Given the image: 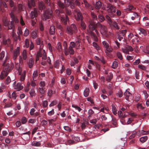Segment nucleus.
<instances>
[{
	"label": "nucleus",
	"mask_w": 149,
	"mask_h": 149,
	"mask_svg": "<svg viewBox=\"0 0 149 149\" xmlns=\"http://www.w3.org/2000/svg\"><path fill=\"white\" fill-rule=\"evenodd\" d=\"M97 27L100 28V32L102 35L106 37H108L107 35V30L106 27L102 25L99 22L95 24L93 21H91L90 22L89 25V28L90 30L89 34L91 38L93 39L95 42L98 41V38L93 31H94L98 35L99 33L96 29Z\"/></svg>",
	"instance_id": "nucleus-1"
},
{
	"label": "nucleus",
	"mask_w": 149,
	"mask_h": 149,
	"mask_svg": "<svg viewBox=\"0 0 149 149\" xmlns=\"http://www.w3.org/2000/svg\"><path fill=\"white\" fill-rule=\"evenodd\" d=\"M8 58V57L6 56L5 60L3 63V70L0 75V78L1 79H3L4 77L7 76L8 72L11 70L13 68L12 64L11 62L9 61L8 63H6Z\"/></svg>",
	"instance_id": "nucleus-2"
},
{
	"label": "nucleus",
	"mask_w": 149,
	"mask_h": 149,
	"mask_svg": "<svg viewBox=\"0 0 149 149\" xmlns=\"http://www.w3.org/2000/svg\"><path fill=\"white\" fill-rule=\"evenodd\" d=\"M10 15L12 20L10 22V23H9L8 21L6 18H3L2 22L4 26H8V29L13 30L15 27L14 22L16 23H18L19 22V21L18 19L15 16L12 11H11L10 13Z\"/></svg>",
	"instance_id": "nucleus-3"
},
{
	"label": "nucleus",
	"mask_w": 149,
	"mask_h": 149,
	"mask_svg": "<svg viewBox=\"0 0 149 149\" xmlns=\"http://www.w3.org/2000/svg\"><path fill=\"white\" fill-rule=\"evenodd\" d=\"M45 2L46 4V10L44 13V18L45 20L49 19L52 15V11L51 10L52 8L54 7V4L50 2V0H45Z\"/></svg>",
	"instance_id": "nucleus-4"
},
{
	"label": "nucleus",
	"mask_w": 149,
	"mask_h": 149,
	"mask_svg": "<svg viewBox=\"0 0 149 149\" xmlns=\"http://www.w3.org/2000/svg\"><path fill=\"white\" fill-rule=\"evenodd\" d=\"M107 11L111 17H114L116 16V7L110 3L107 4Z\"/></svg>",
	"instance_id": "nucleus-5"
},
{
	"label": "nucleus",
	"mask_w": 149,
	"mask_h": 149,
	"mask_svg": "<svg viewBox=\"0 0 149 149\" xmlns=\"http://www.w3.org/2000/svg\"><path fill=\"white\" fill-rule=\"evenodd\" d=\"M67 33L70 35H72L73 33H75L77 31V29L76 26L72 24L70 26L67 27Z\"/></svg>",
	"instance_id": "nucleus-6"
},
{
	"label": "nucleus",
	"mask_w": 149,
	"mask_h": 149,
	"mask_svg": "<svg viewBox=\"0 0 149 149\" xmlns=\"http://www.w3.org/2000/svg\"><path fill=\"white\" fill-rule=\"evenodd\" d=\"M3 42L4 45L8 47H10L11 51L13 49V45L11 44V41L9 39H6L4 37L3 38Z\"/></svg>",
	"instance_id": "nucleus-7"
},
{
	"label": "nucleus",
	"mask_w": 149,
	"mask_h": 149,
	"mask_svg": "<svg viewBox=\"0 0 149 149\" xmlns=\"http://www.w3.org/2000/svg\"><path fill=\"white\" fill-rule=\"evenodd\" d=\"M63 11L62 10L59 11L58 10L56 9L55 10V12L56 13V14L58 15L59 14H60V16L61 18V21L64 24H65V15H62V14L63 13H64Z\"/></svg>",
	"instance_id": "nucleus-8"
},
{
	"label": "nucleus",
	"mask_w": 149,
	"mask_h": 149,
	"mask_svg": "<svg viewBox=\"0 0 149 149\" xmlns=\"http://www.w3.org/2000/svg\"><path fill=\"white\" fill-rule=\"evenodd\" d=\"M96 12L98 14V19L100 21L102 22L105 20V17L102 15L103 13L102 10H97Z\"/></svg>",
	"instance_id": "nucleus-9"
},
{
	"label": "nucleus",
	"mask_w": 149,
	"mask_h": 149,
	"mask_svg": "<svg viewBox=\"0 0 149 149\" xmlns=\"http://www.w3.org/2000/svg\"><path fill=\"white\" fill-rule=\"evenodd\" d=\"M19 48L18 47L15 50L13 51V59L14 60H15L17 56H18L19 54Z\"/></svg>",
	"instance_id": "nucleus-10"
},
{
	"label": "nucleus",
	"mask_w": 149,
	"mask_h": 149,
	"mask_svg": "<svg viewBox=\"0 0 149 149\" xmlns=\"http://www.w3.org/2000/svg\"><path fill=\"white\" fill-rule=\"evenodd\" d=\"M135 10V8L132 5H129L128 8L124 9L125 11L127 13H130L132 10Z\"/></svg>",
	"instance_id": "nucleus-11"
},
{
	"label": "nucleus",
	"mask_w": 149,
	"mask_h": 149,
	"mask_svg": "<svg viewBox=\"0 0 149 149\" xmlns=\"http://www.w3.org/2000/svg\"><path fill=\"white\" fill-rule=\"evenodd\" d=\"M75 18L77 21L81 20V21H82L83 17L79 11L77 12V15L75 16Z\"/></svg>",
	"instance_id": "nucleus-12"
},
{
	"label": "nucleus",
	"mask_w": 149,
	"mask_h": 149,
	"mask_svg": "<svg viewBox=\"0 0 149 149\" xmlns=\"http://www.w3.org/2000/svg\"><path fill=\"white\" fill-rule=\"evenodd\" d=\"M102 6V3L100 1H97L95 4L94 5L95 9L98 10H99Z\"/></svg>",
	"instance_id": "nucleus-13"
},
{
	"label": "nucleus",
	"mask_w": 149,
	"mask_h": 149,
	"mask_svg": "<svg viewBox=\"0 0 149 149\" xmlns=\"http://www.w3.org/2000/svg\"><path fill=\"white\" fill-rule=\"evenodd\" d=\"M23 86L21 85L20 83H17L16 85L14 86L15 89L17 90V91H19L22 89L23 88Z\"/></svg>",
	"instance_id": "nucleus-14"
},
{
	"label": "nucleus",
	"mask_w": 149,
	"mask_h": 149,
	"mask_svg": "<svg viewBox=\"0 0 149 149\" xmlns=\"http://www.w3.org/2000/svg\"><path fill=\"white\" fill-rule=\"evenodd\" d=\"M38 15V13L37 11L36 10L34 9L33 11L31 12V17L32 19H33L35 17H36Z\"/></svg>",
	"instance_id": "nucleus-15"
},
{
	"label": "nucleus",
	"mask_w": 149,
	"mask_h": 149,
	"mask_svg": "<svg viewBox=\"0 0 149 149\" xmlns=\"http://www.w3.org/2000/svg\"><path fill=\"white\" fill-rule=\"evenodd\" d=\"M38 7L40 10H42L45 9V6L43 2H40L38 3Z\"/></svg>",
	"instance_id": "nucleus-16"
},
{
	"label": "nucleus",
	"mask_w": 149,
	"mask_h": 149,
	"mask_svg": "<svg viewBox=\"0 0 149 149\" xmlns=\"http://www.w3.org/2000/svg\"><path fill=\"white\" fill-rule=\"evenodd\" d=\"M28 7L29 8H31L32 6L34 7L35 6V3L34 0H30V1H29L28 3Z\"/></svg>",
	"instance_id": "nucleus-17"
},
{
	"label": "nucleus",
	"mask_w": 149,
	"mask_h": 149,
	"mask_svg": "<svg viewBox=\"0 0 149 149\" xmlns=\"http://www.w3.org/2000/svg\"><path fill=\"white\" fill-rule=\"evenodd\" d=\"M124 95L125 96V99L128 100L129 97L132 95V94L129 91H128V89H127L124 93Z\"/></svg>",
	"instance_id": "nucleus-18"
},
{
	"label": "nucleus",
	"mask_w": 149,
	"mask_h": 149,
	"mask_svg": "<svg viewBox=\"0 0 149 149\" xmlns=\"http://www.w3.org/2000/svg\"><path fill=\"white\" fill-rule=\"evenodd\" d=\"M69 53L70 54L73 55L74 54V51L71 47H69L68 51H67L66 50V56L68 54V53Z\"/></svg>",
	"instance_id": "nucleus-19"
},
{
	"label": "nucleus",
	"mask_w": 149,
	"mask_h": 149,
	"mask_svg": "<svg viewBox=\"0 0 149 149\" xmlns=\"http://www.w3.org/2000/svg\"><path fill=\"white\" fill-rule=\"evenodd\" d=\"M49 33L50 35H54L55 33V28L54 26H51L49 29Z\"/></svg>",
	"instance_id": "nucleus-20"
},
{
	"label": "nucleus",
	"mask_w": 149,
	"mask_h": 149,
	"mask_svg": "<svg viewBox=\"0 0 149 149\" xmlns=\"http://www.w3.org/2000/svg\"><path fill=\"white\" fill-rule=\"evenodd\" d=\"M26 74V71L25 70H24L22 72V74L21 75L20 77V80L22 81H23L25 79Z\"/></svg>",
	"instance_id": "nucleus-21"
},
{
	"label": "nucleus",
	"mask_w": 149,
	"mask_h": 149,
	"mask_svg": "<svg viewBox=\"0 0 149 149\" xmlns=\"http://www.w3.org/2000/svg\"><path fill=\"white\" fill-rule=\"evenodd\" d=\"M89 89L88 88H86L84 90V96L86 97H87L89 95Z\"/></svg>",
	"instance_id": "nucleus-22"
},
{
	"label": "nucleus",
	"mask_w": 149,
	"mask_h": 149,
	"mask_svg": "<svg viewBox=\"0 0 149 149\" xmlns=\"http://www.w3.org/2000/svg\"><path fill=\"white\" fill-rule=\"evenodd\" d=\"M57 4L60 8L61 9H63L65 7V5L63 3H62L60 1H58L57 2Z\"/></svg>",
	"instance_id": "nucleus-23"
},
{
	"label": "nucleus",
	"mask_w": 149,
	"mask_h": 149,
	"mask_svg": "<svg viewBox=\"0 0 149 149\" xmlns=\"http://www.w3.org/2000/svg\"><path fill=\"white\" fill-rule=\"evenodd\" d=\"M34 64V60L32 58H31L29 60L28 63L29 67L30 68H31L33 65Z\"/></svg>",
	"instance_id": "nucleus-24"
},
{
	"label": "nucleus",
	"mask_w": 149,
	"mask_h": 149,
	"mask_svg": "<svg viewBox=\"0 0 149 149\" xmlns=\"http://www.w3.org/2000/svg\"><path fill=\"white\" fill-rule=\"evenodd\" d=\"M118 65V63L116 61H114L111 66V67L113 69H116L117 68Z\"/></svg>",
	"instance_id": "nucleus-25"
},
{
	"label": "nucleus",
	"mask_w": 149,
	"mask_h": 149,
	"mask_svg": "<svg viewBox=\"0 0 149 149\" xmlns=\"http://www.w3.org/2000/svg\"><path fill=\"white\" fill-rule=\"evenodd\" d=\"M45 88H41V87H39L38 88V90L39 93L41 95H44L45 94Z\"/></svg>",
	"instance_id": "nucleus-26"
},
{
	"label": "nucleus",
	"mask_w": 149,
	"mask_h": 149,
	"mask_svg": "<svg viewBox=\"0 0 149 149\" xmlns=\"http://www.w3.org/2000/svg\"><path fill=\"white\" fill-rule=\"evenodd\" d=\"M113 74L111 73H110L109 75L106 78L107 81L108 82H110L113 78Z\"/></svg>",
	"instance_id": "nucleus-27"
},
{
	"label": "nucleus",
	"mask_w": 149,
	"mask_h": 149,
	"mask_svg": "<svg viewBox=\"0 0 149 149\" xmlns=\"http://www.w3.org/2000/svg\"><path fill=\"white\" fill-rule=\"evenodd\" d=\"M148 139V137L146 136L141 137L140 139V141L142 143H144Z\"/></svg>",
	"instance_id": "nucleus-28"
},
{
	"label": "nucleus",
	"mask_w": 149,
	"mask_h": 149,
	"mask_svg": "<svg viewBox=\"0 0 149 149\" xmlns=\"http://www.w3.org/2000/svg\"><path fill=\"white\" fill-rule=\"evenodd\" d=\"M31 36L33 39L36 38L37 36V33L36 31H33L31 33Z\"/></svg>",
	"instance_id": "nucleus-29"
},
{
	"label": "nucleus",
	"mask_w": 149,
	"mask_h": 149,
	"mask_svg": "<svg viewBox=\"0 0 149 149\" xmlns=\"http://www.w3.org/2000/svg\"><path fill=\"white\" fill-rule=\"evenodd\" d=\"M107 35L108 37H106L107 38H110L111 39H113L114 36V35L111 32H109L108 33H107Z\"/></svg>",
	"instance_id": "nucleus-30"
},
{
	"label": "nucleus",
	"mask_w": 149,
	"mask_h": 149,
	"mask_svg": "<svg viewBox=\"0 0 149 149\" xmlns=\"http://www.w3.org/2000/svg\"><path fill=\"white\" fill-rule=\"evenodd\" d=\"M60 61L58 60L54 62V67L56 68H58L60 64Z\"/></svg>",
	"instance_id": "nucleus-31"
},
{
	"label": "nucleus",
	"mask_w": 149,
	"mask_h": 149,
	"mask_svg": "<svg viewBox=\"0 0 149 149\" xmlns=\"http://www.w3.org/2000/svg\"><path fill=\"white\" fill-rule=\"evenodd\" d=\"M5 52L4 51H2L0 53V60L2 61L3 58L5 56Z\"/></svg>",
	"instance_id": "nucleus-32"
},
{
	"label": "nucleus",
	"mask_w": 149,
	"mask_h": 149,
	"mask_svg": "<svg viewBox=\"0 0 149 149\" xmlns=\"http://www.w3.org/2000/svg\"><path fill=\"white\" fill-rule=\"evenodd\" d=\"M29 93L31 97L35 96V91L34 89H31L29 92Z\"/></svg>",
	"instance_id": "nucleus-33"
},
{
	"label": "nucleus",
	"mask_w": 149,
	"mask_h": 149,
	"mask_svg": "<svg viewBox=\"0 0 149 149\" xmlns=\"http://www.w3.org/2000/svg\"><path fill=\"white\" fill-rule=\"evenodd\" d=\"M112 25L115 28L118 30L119 29H120L118 23L115 21H114L113 22Z\"/></svg>",
	"instance_id": "nucleus-34"
},
{
	"label": "nucleus",
	"mask_w": 149,
	"mask_h": 149,
	"mask_svg": "<svg viewBox=\"0 0 149 149\" xmlns=\"http://www.w3.org/2000/svg\"><path fill=\"white\" fill-rule=\"evenodd\" d=\"M38 76V72L37 71L34 72L33 74V78L34 81L36 80V77Z\"/></svg>",
	"instance_id": "nucleus-35"
},
{
	"label": "nucleus",
	"mask_w": 149,
	"mask_h": 149,
	"mask_svg": "<svg viewBox=\"0 0 149 149\" xmlns=\"http://www.w3.org/2000/svg\"><path fill=\"white\" fill-rule=\"evenodd\" d=\"M23 58L24 60L26 59L27 58V53L26 50H24L22 52Z\"/></svg>",
	"instance_id": "nucleus-36"
},
{
	"label": "nucleus",
	"mask_w": 149,
	"mask_h": 149,
	"mask_svg": "<svg viewBox=\"0 0 149 149\" xmlns=\"http://www.w3.org/2000/svg\"><path fill=\"white\" fill-rule=\"evenodd\" d=\"M133 16L131 17V19L134 20L135 18H138L139 17V15L136 13H134L133 14Z\"/></svg>",
	"instance_id": "nucleus-37"
},
{
	"label": "nucleus",
	"mask_w": 149,
	"mask_h": 149,
	"mask_svg": "<svg viewBox=\"0 0 149 149\" xmlns=\"http://www.w3.org/2000/svg\"><path fill=\"white\" fill-rule=\"evenodd\" d=\"M112 124L114 126V127H117V124L116 123V119L115 118H113L112 119Z\"/></svg>",
	"instance_id": "nucleus-38"
},
{
	"label": "nucleus",
	"mask_w": 149,
	"mask_h": 149,
	"mask_svg": "<svg viewBox=\"0 0 149 149\" xmlns=\"http://www.w3.org/2000/svg\"><path fill=\"white\" fill-rule=\"evenodd\" d=\"M118 58L120 60H122L123 59L122 55L121 53L119 52H117L116 54Z\"/></svg>",
	"instance_id": "nucleus-39"
},
{
	"label": "nucleus",
	"mask_w": 149,
	"mask_h": 149,
	"mask_svg": "<svg viewBox=\"0 0 149 149\" xmlns=\"http://www.w3.org/2000/svg\"><path fill=\"white\" fill-rule=\"evenodd\" d=\"M102 43L104 47L106 49L109 46V44L105 41H104L102 42Z\"/></svg>",
	"instance_id": "nucleus-40"
},
{
	"label": "nucleus",
	"mask_w": 149,
	"mask_h": 149,
	"mask_svg": "<svg viewBox=\"0 0 149 149\" xmlns=\"http://www.w3.org/2000/svg\"><path fill=\"white\" fill-rule=\"evenodd\" d=\"M56 47L58 50L60 52L61 50V45L60 42H58L57 43L56 46Z\"/></svg>",
	"instance_id": "nucleus-41"
},
{
	"label": "nucleus",
	"mask_w": 149,
	"mask_h": 149,
	"mask_svg": "<svg viewBox=\"0 0 149 149\" xmlns=\"http://www.w3.org/2000/svg\"><path fill=\"white\" fill-rule=\"evenodd\" d=\"M81 26L83 29L85 30L86 29V25L84 22L82 21H81Z\"/></svg>",
	"instance_id": "nucleus-42"
},
{
	"label": "nucleus",
	"mask_w": 149,
	"mask_h": 149,
	"mask_svg": "<svg viewBox=\"0 0 149 149\" xmlns=\"http://www.w3.org/2000/svg\"><path fill=\"white\" fill-rule=\"evenodd\" d=\"M118 115L119 117L120 118H123L125 117V115L124 116L123 115V113L121 111H118Z\"/></svg>",
	"instance_id": "nucleus-43"
},
{
	"label": "nucleus",
	"mask_w": 149,
	"mask_h": 149,
	"mask_svg": "<svg viewBox=\"0 0 149 149\" xmlns=\"http://www.w3.org/2000/svg\"><path fill=\"white\" fill-rule=\"evenodd\" d=\"M105 19L109 22L112 23V20L110 17L108 15H106L105 16Z\"/></svg>",
	"instance_id": "nucleus-44"
},
{
	"label": "nucleus",
	"mask_w": 149,
	"mask_h": 149,
	"mask_svg": "<svg viewBox=\"0 0 149 149\" xmlns=\"http://www.w3.org/2000/svg\"><path fill=\"white\" fill-rule=\"evenodd\" d=\"M136 131H134L133 132V133H132V135L130 136L129 137V139H132L133 138H134V137L136 135Z\"/></svg>",
	"instance_id": "nucleus-45"
},
{
	"label": "nucleus",
	"mask_w": 149,
	"mask_h": 149,
	"mask_svg": "<svg viewBox=\"0 0 149 149\" xmlns=\"http://www.w3.org/2000/svg\"><path fill=\"white\" fill-rule=\"evenodd\" d=\"M18 8L19 11V12H20L21 11L23 10V5L21 3L18 4Z\"/></svg>",
	"instance_id": "nucleus-46"
},
{
	"label": "nucleus",
	"mask_w": 149,
	"mask_h": 149,
	"mask_svg": "<svg viewBox=\"0 0 149 149\" xmlns=\"http://www.w3.org/2000/svg\"><path fill=\"white\" fill-rule=\"evenodd\" d=\"M138 68L143 70H145L146 69V68L145 66L141 65H138Z\"/></svg>",
	"instance_id": "nucleus-47"
},
{
	"label": "nucleus",
	"mask_w": 149,
	"mask_h": 149,
	"mask_svg": "<svg viewBox=\"0 0 149 149\" xmlns=\"http://www.w3.org/2000/svg\"><path fill=\"white\" fill-rule=\"evenodd\" d=\"M84 3L85 6V7L86 8H87L90 5L88 3L86 0H84Z\"/></svg>",
	"instance_id": "nucleus-48"
},
{
	"label": "nucleus",
	"mask_w": 149,
	"mask_h": 149,
	"mask_svg": "<svg viewBox=\"0 0 149 149\" xmlns=\"http://www.w3.org/2000/svg\"><path fill=\"white\" fill-rule=\"evenodd\" d=\"M41 43L42 44L41 45L43 46L42 42H41L40 38H38L36 41L37 44L38 45H40Z\"/></svg>",
	"instance_id": "nucleus-49"
},
{
	"label": "nucleus",
	"mask_w": 149,
	"mask_h": 149,
	"mask_svg": "<svg viewBox=\"0 0 149 149\" xmlns=\"http://www.w3.org/2000/svg\"><path fill=\"white\" fill-rule=\"evenodd\" d=\"M25 46L27 48H28L29 46V40L27 39H26L25 41Z\"/></svg>",
	"instance_id": "nucleus-50"
},
{
	"label": "nucleus",
	"mask_w": 149,
	"mask_h": 149,
	"mask_svg": "<svg viewBox=\"0 0 149 149\" xmlns=\"http://www.w3.org/2000/svg\"><path fill=\"white\" fill-rule=\"evenodd\" d=\"M27 122V119L25 117H23L21 119V122L22 124H25Z\"/></svg>",
	"instance_id": "nucleus-51"
},
{
	"label": "nucleus",
	"mask_w": 149,
	"mask_h": 149,
	"mask_svg": "<svg viewBox=\"0 0 149 149\" xmlns=\"http://www.w3.org/2000/svg\"><path fill=\"white\" fill-rule=\"evenodd\" d=\"M94 113V111L92 109H90L88 110V113L89 115V117H90Z\"/></svg>",
	"instance_id": "nucleus-52"
},
{
	"label": "nucleus",
	"mask_w": 149,
	"mask_h": 149,
	"mask_svg": "<svg viewBox=\"0 0 149 149\" xmlns=\"http://www.w3.org/2000/svg\"><path fill=\"white\" fill-rule=\"evenodd\" d=\"M48 105L47 101L44 100L42 102V106L44 108L47 107Z\"/></svg>",
	"instance_id": "nucleus-53"
},
{
	"label": "nucleus",
	"mask_w": 149,
	"mask_h": 149,
	"mask_svg": "<svg viewBox=\"0 0 149 149\" xmlns=\"http://www.w3.org/2000/svg\"><path fill=\"white\" fill-rule=\"evenodd\" d=\"M93 46L95 47L97 50L100 49V47L95 42H93Z\"/></svg>",
	"instance_id": "nucleus-54"
},
{
	"label": "nucleus",
	"mask_w": 149,
	"mask_h": 149,
	"mask_svg": "<svg viewBox=\"0 0 149 149\" xmlns=\"http://www.w3.org/2000/svg\"><path fill=\"white\" fill-rule=\"evenodd\" d=\"M20 22L22 26H23L25 25V24L23 19L22 16H21L20 17Z\"/></svg>",
	"instance_id": "nucleus-55"
},
{
	"label": "nucleus",
	"mask_w": 149,
	"mask_h": 149,
	"mask_svg": "<svg viewBox=\"0 0 149 149\" xmlns=\"http://www.w3.org/2000/svg\"><path fill=\"white\" fill-rule=\"evenodd\" d=\"M29 34V31L28 29H26L24 33V36L25 37L27 36Z\"/></svg>",
	"instance_id": "nucleus-56"
},
{
	"label": "nucleus",
	"mask_w": 149,
	"mask_h": 149,
	"mask_svg": "<svg viewBox=\"0 0 149 149\" xmlns=\"http://www.w3.org/2000/svg\"><path fill=\"white\" fill-rule=\"evenodd\" d=\"M33 145L36 146H39L40 145V142L33 141L32 143Z\"/></svg>",
	"instance_id": "nucleus-57"
},
{
	"label": "nucleus",
	"mask_w": 149,
	"mask_h": 149,
	"mask_svg": "<svg viewBox=\"0 0 149 149\" xmlns=\"http://www.w3.org/2000/svg\"><path fill=\"white\" fill-rule=\"evenodd\" d=\"M126 47L127 48V49H128L129 51H133V49L132 48V47L129 45H127Z\"/></svg>",
	"instance_id": "nucleus-58"
},
{
	"label": "nucleus",
	"mask_w": 149,
	"mask_h": 149,
	"mask_svg": "<svg viewBox=\"0 0 149 149\" xmlns=\"http://www.w3.org/2000/svg\"><path fill=\"white\" fill-rule=\"evenodd\" d=\"M140 31L143 34H144L145 35H146L147 34V33L146 31L143 29L142 28H141L140 29Z\"/></svg>",
	"instance_id": "nucleus-59"
},
{
	"label": "nucleus",
	"mask_w": 149,
	"mask_h": 149,
	"mask_svg": "<svg viewBox=\"0 0 149 149\" xmlns=\"http://www.w3.org/2000/svg\"><path fill=\"white\" fill-rule=\"evenodd\" d=\"M40 85L41 88H44V87L45 86V83L44 81H41L40 83Z\"/></svg>",
	"instance_id": "nucleus-60"
},
{
	"label": "nucleus",
	"mask_w": 149,
	"mask_h": 149,
	"mask_svg": "<svg viewBox=\"0 0 149 149\" xmlns=\"http://www.w3.org/2000/svg\"><path fill=\"white\" fill-rule=\"evenodd\" d=\"M11 81L10 78L9 76H8L6 80V83L7 84H8Z\"/></svg>",
	"instance_id": "nucleus-61"
},
{
	"label": "nucleus",
	"mask_w": 149,
	"mask_h": 149,
	"mask_svg": "<svg viewBox=\"0 0 149 149\" xmlns=\"http://www.w3.org/2000/svg\"><path fill=\"white\" fill-rule=\"evenodd\" d=\"M91 15L93 19L95 20H96L97 19V15L94 13L92 12L91 13Z\"/></svg>",
	"instance_id": "nucleus-62"
},
{
	"label": "nucleus",
	"mask_w": 149,
	"mask_h": 149,
	"mask_svg": "<svg viewBox=\"0 0 149 149\" xmlns=\"http://www.w3.org/2000/svg\"><path fill=\"white\" fill-rule=\"evenodd\" d=\"M57 102L56 101V100H54L49 105V106L50 107H52L57 104Z\"/></svg>",
	"instance_id": "nucleus-63"
},
{
	"label": "nucleus",
	"mask_w": 149,
	"mask_h": 149,
	"mask_svg": "<svg viewBox=\"0 0 149 149\" xmlns=\"http://www.w3.org/2000/svg\"><path fill=\"white\" fill-rule=\"evenodd\" d=\"M66 73L68 75H70L72 73L71 70L69 68H67L66 70Z\"/></svg>",
	"instance_id": "nucleus-64"
}]
</instances>
